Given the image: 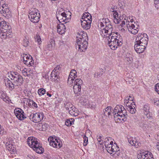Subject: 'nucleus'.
<instances>
[{
    "mask_svg": "<svg viewBox=\"0 0 159 159\" xmlns=\"http://www.w3.org/2000/svg\"><path fill=\"white\" fill-rule=\"evenodd\" d=\"M8 76L11 80L6 78L5 79V82L6 86L10 90H12L17 87L20 86L23 83L22 77L19 74L14 73H8Z\"/></svg>",
    "mask_w": 159,
    "mask_h": 159,
    "instance_id": "f257e3e1",
    "label": "nucleus"
},
{
    "mask_svg": "<svg viewBox=\"0 0 159 159\" xmlns=\"http://www.w3.org/2000/svg\"><path fill=\"white\" fill-rule=\"evenodd\" d=\"M114 118L116 123L123 122L127 119L126 110L122 106L118 105L115 107L113 111Z\"/></svg>",
    "mask_w": 159,
    "mask_h": 159,
    "instance_id": "f03ea898",
    "label": "nucleus"
},
{
    "mask_svg": "<svg viewBox=\"0 0 159 159\" xmlns=\"http://www.w3.org/2000/svg\"><path fill=\"white\" fill-rule=\"evenodd\" d=\"M98 26L101 29L100 33L101 35L103 37H107L108 33H111L113 31L112 26L109 20L107 18L100 19Z\"/></svg>",
    "mask_w": 159,
    "mask_h": 159,
    "instance_id": "7ed1b4c3",
    "label": "nucleus"
},
{
    "mask_svg": "<svg viewBox=\"0 0 159 159\" xmlns=\"http://www.w3.org/2000/svg\"><path fill=\"white\" fill-rule=\"evenodd\" d=\"M113 141L111 138H107L105 139L104 144L107 152L115 158L117 157L120 154V152L119 147L116 144H113Z\"/></svg>",
    "mask_w": 159,
    "mask_h": 159,
    "instance_id": "20e7f679",
    "label": "nucleus"
},
{
    "mask_svg": "<svg viewBox=\"0 0 159 159\" xmlns=\"http://www.w3.org/2000/svg\"><path fill=\"white\" fill-rule=\"evenodd\" d=\"M27 143L29 146L32 148L36 152L41 154L44 151V149L40 144L38 139L33 137H29L27 139Z\"/></svg>",
    "mask_w": 159,
    "mask_h": 159,
    "instance_id": "39448f33",
    "label": "nucleus"
},
{
    "mask_svg": "<svg viewBox=\"0 0 159 159\" xmlns=\"http://www.w3.org/2000/svg\"><path fill=\"white\" fill-rule=\"evenodd\" d=\"M143 130L147 133H150L155 130L154 124L153 123L143 122L140 124Z\"/></svg>",
    "mask_w": 159,
    "mask_h": 159,
    "instance_id": "423d86ee",
    "label": "nucleus"
},
{
    "mask_svg": "<svg viewBox=\"0 0 159 159\" xmlns=\"http://www.w3.org/2000/svg\"><path fill=\"white\" fill-rule=\"evenodd\" d=\"M148 40V36L146 34H139L136 39L135 42L147 45Z\"/></svg>",
    "mask_w": 159,
    "mask_h": 159,
    "instance_id": "0eeeda50",
    "label": "nucleus"
},
{
    "mask_svg": "<svg viewBox=\"0 0 159 159\" xmlns=\"http://www.w3.org/2000/svg\"><path fill=\"white\" fill-rule=\"evenodd\" d=\"M87 39H84L80 41L76 40V48L80 52L84 51L86 49L88 46Z\"/></svg>",
    "mask_w": 159,
    "mask_h": 159,
    "instance_id": "6e6552de",
    "label": "nucleus"
},
{
    "mask_svg": "<svg viewBox=\"0 0 159 159\" xmlns=\"http://www.w3.org/2000/svg\"><path fill=\"white\" fill-rule=\"evenodd\" d=\"M71 13L69 11H66V12H62L61 14L58 13L57 15V18H59L61 21L66 22L68 21L70 18Z\"/></svg>",
    "mask_w": 159,
    "mask_h": 159,
    "instance_id": "1a4fd4ad",
    "label": "nucleus"
},
{
    "mask_svg": "<svg viewBox=\"0 0 159 159\" xmlns=\"http://www.w3.org/2000/svg\"><path fill=\"white\" fill-rule=\"evenodd\" d=\"M29 17L31 21L33 23H37L40 18V15L35 11H32L29 13Z\"/></svg>",
    "mask_w": 159,
    "mask_h": 159,
    "instance_id": "9d476101",
    "label": "nucleus"
},
{
    "mask_svg": "<svg viewBox=\"0 0 159 159\" xmlns=\"http://www.w3.org/2000/svg\"><path fill=\"white\" fill-rule=\"evenodd\" d=\"M138 159H153L152 155L150 152L141 151L138 155Z\"/></svg>",
    "mask_w": 159,
    "mask_h": 159,
    "instance_id": "9b49d317",
    "label": "nucleus"
},
{
    "mask_svg": "<svg viewBox=\"0 0 159 159\" xmlns=\"http://www.w3.org/2000/svg\"><path fill=\"white\" fill-rule=\"evenodd\" d=\"M107 38L108 43L115 41L116 40H118L120 39V36L118 34V33L112 31L111 33H108L107 37H105Z\"/></svg>",
    "mask_w": 159,
    "mask_h": 159,
    "instance_id": "f8f14e48",
    "label": "nucleus"
},
{
    "mask_svg": "<svg viewBox=\"0 0 159 159\" xmlns=\"http://www.w3.org/2000/svg\"><path fill=\"white\" fill-rule=\"evenodd\" d=\"M48 141H49V144L50 146L54 148L61 147L62 146V143L59 140L53 137L49 138Z\"/></svg>",
    "mask_w": 159,
    "mask_h": 159,
    "instance_id": "ddd939ff",
    "label": "nucleus"
},
{
    "mask_svg": "<svg viewBox=\"0 0 159 159\" xmlns=\"http://www.w3.org/2000/svg\"><path fill=\"white\" fill-rule=\"evenodd\" d=\"M14 113L17 118L20 120H23L26 118L24 115L23 111L20 108H16L14 110Z\"/></svg>",
    "mask_w": 159,
    "mask_h": 159,
    "instance_id": "4468645a",
    "label": "nucleus"
},
{
    "mask_svg": "<svg viewBox=\"0 0 159 159\" xmlns=\"http://www.w3.org/2000/svg\"><path fill=\"white\" fill-rule=\"evenodd\" d=\"M147 46V45H144L135 42L134 48L135 51L137 53H141L144 51Z\"/></svg>",
    "mask_w": 159,
    "mask_h": 159,
    "instance_id": "2eb2a0df",
    "label": "nucleus"
},
{
    "mask_svg": "<svg viewBox=\"0 0 159 159\" xmlns=\"http://www.w3.org/2000/svg\"><path fill=\"white\" fill-rule=\"evenodd\" d=\"M108 44L111 49L115 50L117 48L118 46L122 45L121 39L120 38L119 40H116L115 41H112L111 42L108 43Z\"/></svg>",
    "mask_w": 159,
    "mask_h": 159,
    "instance_id": "dca6fc26",
    "label": "nucleus"
},
{
    "mask_svg": "<svg viewBox=\"0 0 159 159\" xmlns=\"http://www.w3.org/2000/svg\"><path fill=\"white\" fill-rule=\"evenodd\" d=\"M124 102L126 108L131 107H136L135 103L133 101V98L130 96L126 97L124 100Z\"/></svg>",
    "mask_w": 159,
    "mask_h": 159,
    "instance_id": "f3484780",
    "label": "nucleus"
},
{
    "mask_svg": "<svg viewBox=\"0 0 159 159\" xmlns=\"http://www.w3.org/2000/svg\"><path fill=\"white\" fill-rule=\"evenodd\" d=\"M128 24L127 27L128 31L132 34H136L139 31V29L138 28L137 26H135L133 23H129Z\"/></svg>",
    "mask_w": 159,
    "mask_h": 159,
    "instance_id": "a211bd4d",
    "label": "nucleus"
},
{
    "mask_svg": "<svg viewBox=\"0 0 159 159\" xmlns=\"http://www.w3.org/2000/svg\"><path fill=\"white\" fill-rule=\"evenodd\" d=\"M43 118V115L42 113H36L33 115L32 120L34 122H39L41 121Z\"/></svg>",
    "mask_w": 159,
    "mask_h": 159,
    "instance_id": "6ab92c4d",
    "label": "nucleus"
},
{
    "mask_svg": "<svg viewBox=\"0 0 159 159\" xmlns=\"http://www.w3.org/2000/svg\"><path fill=\"white\" fill-rule=\"evenodd\" d=\"M112 12L113 15L114 22L116 24H118L120 21V12H117V11H113Z\"/></svg>",
    "mask_w": 159,
    "mask_h": 159,
    "instance_id": "aec40b11",
    "label": "nucleus"
},
{
    "mask_svg": "<svg viewBox=\"0 0 159 159\" xmlns=\"http://www.w3.org/2000/svg\"><path fill=\"white\" fill-rule=\"evenodd\" d=\"M80 22L82 27L84 29L87 30L90 28L91 22L90 20L87 21L86 20H80Z\"/></svg>",
    "mask_w": 159,
    "mask_h": 159,
    "instance_id": "412c9836",
    "label": "nucleus"
},
{
    "mask_svg": "<svg viewBox=\"0 0 159 159\" xmlns=\"http://www.w3.org/2000/svg\"><path fill=\"white\" fill-rule=\"evenodd\" d=\"M59 74L58 68L57 67L55 68L51 74V76L54 81H57V80L59 77Z\"/></svg>",
    "mask_w": 159,
    "mask_h": 159,
    "instance_id": "4be33fe9",
    "label": "nucleus"
},
{
    "mask_svg": "<svg viewBox=\"0 0 159 159\" xmlns=\"http://www.w3.org/2000/svg\"><path fill=\"white\" fill-rule=\"evenodd\" d=\"M87 34L84 31H80L77 34L76 40L80 41L84 39H87Z\"/></svg>",
    "mask_w": 159,
    "mask_h": 159,
    "instance_id": "5701e85b",
    "label": "nucleus"
},
{
    "mask_svg": "<svg viewBox=\"0 0 159 159\" xmlns=\"http://www.w3.org/2000/svg\"><path fill=\"white\" fill-rule=\"evenodd\" d=\"M6 146L7 149L11 152V153H12L16 151V149L15 147V145L12 143V142H9L6 144Z\"/></svg>",
    "mask_w": 159,
    "mask_h": 159,
    "instance_id": "b1692460",
    "label": "nucleus"
},
{
    "mask_svg": "<svg viewBox=\"0 0 159 159\" xmlns=\"http://www.w3.org/2000/svg\"><path fill=\"white\" fill-rule=\"evenodd\" d=\"M128 141L131 145L134 146L136 148H138L141 145V143L137 141L135 138H130L129 139Z\"/></svg>",
    "mask_w": 159,
    "mask_h": 159,
    "instance_id": "393cba45",
    "label": "nucleus"
},
{
    "mask_svg": "<svg viewBox=\"0 0 159 159\" xmlns=\"http://www.w3.org/2000/svg\"><path fill=\"white\" fill-rule=\"evenodd\" d=\"M57 32L61 34H64L65 32V25L63 24L58 25L57 27Z\"/></svg>",
    "mask_w": 159,
    "mask_h": 159,
    "instance_id": "a878e982",
    "label": "nucleus"
},
{
    "mask_svg": "<svg viewBox=\"0 0 159 159\" xmlns=\"http://www.w3.org/2000/svg\"><path fill=\"white\" fill-rule=\"evenodd\" d=\"M9 33H6V32L3 31H0V38L2 39H5L7 38H10L12 37V34L9 32Z\"/></svg>",
    "mask_w": 159,
    "mask_h": 159,
    "instance_id": "bb28decb",
    "label": "nucleus"
},
{
    "mask_svg": "<svg viewBox=\"0 0 159 159\" xmlns=\"http://www.w3.org/2000/svg\"><path fill=\"white\" fill-rule=\"evenodd\" d=\"M69 113L72 116H76L78 115L79 111L77 109L74 107L71 110L69 111Z\"/></svg>",
    "mask_w": 159,
    "mask_h": 159,
    "instance_id": "cd10ccee",
    "label": "nucleus"
},
{
    "mask_svg": "<svg viewBox=\"0 0 159 159\" xmlns=\"http://www.w3.org/2000/svg\"><path fill=\"white\" fill-rule=\"evenodd\" d=\"M85 96H83L80 98V102L83 105H86L88 102V99Z\"/></svg>",
    "mask_w": 159,
    "mask_h": 159,
    "instance_id": "c85d7f7f",
    "label": "nucleus"
},
{
    "mask_svg": "<svg viewBox=\"0 0 159 159\" xmlns=\"http://www.w3.org/2000/svg\"><path fill=\"white\" fill-rule=\"evenodd\" d=\"M24 63L26 65L30 66L34 65V61L33 58L31 57L30 58L28 59L27 60L25 61H24Z\"/></svg>",
    "mask_w": 159,
    "mask_h": 159,
    "instance_id": "c756f323",
    "label": "nucleus"
},
{
    "mask_svg": "<svg viewBox=\"0 0 159 159\" xmlns=\"http://www.w3.org/2000/svg\"><path fill=\"white\" fill-rule=\"evenodd\" d=\"M81 86H79L77 85H74L73 87V90L75 94L79 93L81 90Z\"/></svg>",
    "mask_w": 159,
    "mask_h": 159,
    "instance_id": "7c9ffc66",
    "label": "nucleus"
},
{
    "mask_svg": "<svg viewBox=\"0 0 159 159\" xmlns=\"http://www.w3.org/2000/svg\"><path fill=\"white\" fill-rule=\"evenodd\" d=\"M69 77L75 79L77 77V73L76 70L74 69L71 70Z\"/></svg>",
    "mask_w": 159,
    "mask_h": 159,
    "instance_id": "2f4dec72",
    "label": "nucleus"
},
{
    "mask_svg": "<svg viewBox=\"0 0 159 159\" xmlns=\"http://www.w3.org/2000/svg\"><path fill=\"white\" fill-rule=\"evenodd\" d=\"M125 20L126 21V26H127L128 24H130V23L132 24L134 22L132 17L130 16L127 17L126 19L125 18Z\"/></svg>",
    "mask_w": 159,
    "mask_h": 159,
    "instance_id": "473e14b6",
    "label": "nucleus"
},
{
    "mask_svg": "<svg viewBox=\"0 0 159 159\" xmlns=\"http://www.w3.org/2000/svg\"><path fill=\"white\" fill-rule=\"evenodd\" d=\"M111 112V109L110 107H107L104 111V114L106 116H109Z\"/></svg>",
    "mask_w": 159,
    "mask_h": 159,
    "instance_id": "72a5a7b5",
    "label": "nucleus"
},
{
    "mask_svg": "<svg viewBox=\"0 0 159 159\" xmlns=\"http://www.w3.org/2000/svg\"><path fill=\"white\" fill-rule=\"evenodd\" d=\"M82 84L83 81L80 79H77L74 81V85L81 86Z\"/></svg>",
    "mask_w": 159,
    "mask_h": 159,
    "instance_id": "f704fd0d",
    "label": "nucleus"
},
{
    "mask_svg": "<svg viewBox=\"0 0 159 159\" xmlns=\"http://www.w3.org/2000/svg\"><path fill=\"white\" fill-rule=\"evenodd\" d=\"M65 107L67 110H68L69 112V111L71 110L72 108L75 107L72 104L70 103H66L65 105Z\"/></svg>",
    "mask_w": 159,
    "mask_h": 159,
    "instance_id": "c9c22d12",
    "label": "nucleus"
},
{
    "mask_svg": "<svg viewBox=\"0 0 159 159\" xmlns=\"http://www.w3.org/2000/svg\"><path fill=\"white\" fill-rule=\"evenodd\" d=\"M135 107H127L126 108V109L131 114H134L135 113L136 111V109H135Z\"/></svg>",
    "mask_w": 159,
    "mask_h": 159,
    "instance_id": "e433bc0d",
    "label": "nucleus"
},
{
    "mask_svg": "<svg viewBox=\"0 0 159 159\" xmlns=\"http://www.w3.org/2000/svg\"><path fill=\"white\" fill-rule=\"evenodd\" d=\"M143 112L145 115L147 116L149 113V107L148 106L145 105L143 108Z\"/></svg>",
    "mask_w": 159,
    "mask_h": 159,
    "instance_id": "4c0bfd02",
    "label": "nucleus"
},
{
    "mask_svg": "<svg viewBox=\"0 0 159 159\" xmlns=\"http://www.w3.org/2000/svg\"><path fill=\"white\" fill-rule=\"evenodd\" d=\"M74 120V119L72 118L67 120L65 122V124L67 126H70L72 125Z\"/></svg>",
    "mask_w": 159,
    "mask_h": 159,
    "instance_id": "58836bf2",
    "label": "nucleus"
},
{
    "mask_svg": "<svg viewBox=\"0 0 159 159\" xmlns=\"http://www.w3.org/2000/svg\"><path fill=\"white\" fill-rule=\"evenodd\" d=\"M55 43L54 42L51 41L48 44V48L49 50H52L55 47Z\"/></svg>",
    "mask_w": 159,
    "mask_h": 159,
    "instance_id": "ea45409f",
    "label": "nucleus"
},
{
    "mask_svg": "<svg viewBox=\"0 0 159 159\" xmlns=\"http://www.w3.org/2000/svg\"><path fill=\"white\" fill-rule=\"evenodd\" d=\"M46 92L45 90L43 88L40 89L38 90V93L40 96L43 95Z\"/></svg>",
    "mask_w": 159,
    "mask_h": 159,
    "instance_id": "a19ab883",
    "label": "nucleus"
},
{
    "mask_svg": "<svg viewBox=\"0 0 159 159\" xmlns=\"http://www.w3.org/2000/svg\"><path fill=\"white\" fill-rule=\"evenodd\" d=\"M74 79L75 78L69 77L68 79V84L70 85H72L73 83L74 84Z\"/></svg>",
    "mask_w": 159,
    "mask_h": 159,
    "instance_id": "79ce46f5",
    "label": "nucleus"
},
{
    "mask_svg": "<svg viewBox=\"0 0 159 159\" xmlns=\"http://www.w3.org/2000/svg\"><path fill=\"white\" fill-rule=\"evenodd\" d=\"M88 106L92 108H95L96 107V104L94 102H90L88 103Z\"/></svg>",
    "mask_w": 159,
    "mask_h": 159,
    "instance_id": "37998d69",
    "label": "nucleus"
},
{
    "mask_svg": "<svg viewBox=\"0 0 159 159\" xmlns=\"http://www.w3.org/2000/svg\"><path fill=\"white\" fill-rule=\"evenodd\" d=\"M0 13L2 14V15L6 17H8L9 16V11H8L7 13L6 11H0Z\"/></svg>",
    "mask_w": 159,
    "mask_h": 159,
    "instance_id": "c03bdc74",
    "label": "nucleus"
},
{
    "mask_svg": "<svg viewBox=\"0 0 159 159\" xmlns=\"http://www.w3.org/2000/svg\"><path fill=\"white\" fill-rule=\"evenodd\" d=\"M32 57L29 55L25 54H24L23 57V62L27 60L28 59L31 58Z\"/></svg>",
    "mask_w": 159,
    "mask_h": 159,
    "instance_id": "a18cd8bd",
    "label": "nucleus"
},
{
    "mask_svg": "<svg viewBox=\"0 0 159 159\" xmlns=\"http://www.w3.org/2000/svg\"><path fill=\"white\" fill-rule=\"evenodd\" d=\"M35 41H37L39 44L41 43L42 42L41 38L39 35H37L36 37H35Z\"/></svg>",
    "mask_w": 159,
    "mask_h": 159,
    "instance_id": "49530a36",
    "label": "nucleus"
},
{
    "mask_svg": "<svg viewBox=\"0 0 159 159\" xmlns=\"http://www.w3.org/2000/svg\"><path fill=\"white\" fill-rule=\"evenodd\" d=\"M1 98L5 102H7V101H8V97H7L6 95L4 93H2V94L1 96Z\"/></svg>",
    "mask_w": 159,
    "mask_h": 159,
    "instance_id": "de8ad7c7",
    "label": "nucleus"
},
{
    "mask_svg": "<svg viewBox=\"0 0 159 159\" xmlns=\"http://www.w3.org/2000/svg\"><path fill=\"white\" fill-rule=\"evenodd\" d=\"M23 43V45L25 47H27L29 43L28 40L25 38L24 39Z\"/></svg>",
    "mask_w": 159,
    "mask_h": 159,
    "instance_id": "09e8293b",
    "label": "nucleus"
},
{
    "mask_svg": "<svg viewBox=\"0 0 159 159\" xmlns=\"http://www.w3.org/2000/svg\"><path fill=\"white\" fill-rule=\"evenodd\" d=\"M84 145L86 146L88 143V138L85 135L84 137Z\"/></svg>",
    "mask_w": 159,
    "mask_h": 159,
    "instance_id": "8fccbe9b",
    "label": "nucleus"
},
{
    "mask_svg": "<svg viewBox=\"0 0 159 159\" xmlns=\"http://www.w3.org/2000/svg\"><path fill=\"white\" fill-rule=\"evenodd\" d=\"M152 102L155 105L158 106L159 105V100L157 98H154L152 100Z\"/></svg>",
    "mask_w": 159,
    "mask_h": 159,
    "instance_id": "3c124183",
    "label": "nucleus"
},
{
    "mask_svg": "<svg viewBox=\"0 0 159 159\" xmlns=\"http://www.w3.org/2000/svg\"><path fill=\"white\" fill-rule=\"evenodd\" d=\"M27 76L32 75L33 71L30 68L27 69Z\"/></svg>",
    "mask_w": 159,
    "mask_h": 159,
    "instance_id": "603ef678",
    "label": "nucleus"
},
{
    "mask_svg": "<svg viewBox=\"0 0 159 159\" xmlns=\"http://www.w3.org/2000/svg\"><path fill=\"white\" fill-rule=\"evenodd\" d=\"M27 72V69L26 68H25L22 70V73L23 75L25 76H27L28 74Z\"/></svg>",
    "mask_w": 159,
    "mask_h": 159,
    "instance_id": "864d4df0",
    "label": "nucleus"
},
{
    "mask_svg": "<svg viewBox=\"0 0 159 159\" xmlns=\"http://www.w3.org/2000/svg\"><path fill=\"white\" fill-rule=\"evenodd\" d=\"M89 15H90V14L88 12L84 13L83 15V16H82V18L81 20H84V18L88 17Z\"/></svg>",
    "mask_w": 159,
    "mask_h": 159,
    "instance_id": "5fc2aeb1",
    "label": "nucleus"
},
{
    "mask_svg": "<svg viewBox=\"0 0 159 159\" xmlns=\"http://www.w3.org/2000/svg\"><path fill=\"white\" fill-rule=\"evenodd\" d=\"M155 91L159 94V83L156 85Z\"/></svg>",
    "mask_w": 159,
    "mask_h": 159,
    "instance_id": "6e6d98bb",
    "label": "nucleus"
},
{
    "mask_svg": "<svg viewBox=\"0 0 159 159\" xmlns=\"http://www.w3.org/2000/svg\"><path fill=\"white\" fill-rule=\"evenodd\" d=\"M84 20H86L87 21H88V20H90V21H91V22H92V16L90 14V15H89L88 17L84 18Z\"/></svg>",
    "mask_w": 159,
    "mask_h": 159,
    "instance_id": "4d7b16f0",
    "label": "nucleus"
},
{
    "mask_svg": "<svg viewBox=\"0 0 159 159\" xmlns=\"http://www.w3.org/2000/svg\"><path fill=\"white\" fill-rule=\"evenodd\" d=\"M32 105L33 107L37 108L38 107L37 104L34 102L32 101Z\"/></svg>",
    "mask_w": 159,
    "mask_h": 159,
    "instance_id": "13d9d810",
    "label": "nucleus"
},
{
    "mask_svg": "<svg viewBox=\"0 0 159 159\" xmlns=\"http://www.w3.org/2000/svg\"><path fill=\"white\" fill-rule=\"evenodd\" d=\"M47 125L43 124L42 125V130L43 131H45L47 128Z\"/></svg>",
    "mask_w": 159,
    "mask_h": 159,
    "instance_id": "bf43d9fd",
    "label": "nucleus"
},
{
    "mask_svg": "<svg viewBox=\"0 0 159 159\" xmlns=\"http://www.w3.org/2000/svg\"><path fill=\"white\" fill-rule=\"evenodd\" d=\"M126 23V21L124 20L122 21H121V24L120 25V26H121V27H122L123 26L125 25Z\"/></svg>",
    "mask_w": 159,
    "mask_h": 159,
    "instance_id": "052dcab7",
    "label": "nucleus"
},
{
    "mask_svg": "<svg viewBox=\"0 0 159 159\" xmlns=\"http://www.w3.org/2000/svg\"><path fill=\"white\" fill-rule=\"evenodd\" d=\"M98 140L100 144H102L103 143V142L100 137L98 139Z\"/></svg>",
    "mask_w": 159,
    "mask_h": 159,
    "instance_id": "680f3d73",
    "label": "nucleus"
},
{
    "mask_svg": "<svg viewBox=\"0 0 159 159\" xmlns=\"http://www.w3.org/2000/svg\"><path fill=\"white\" fill-rule=\"evenodd\" d=\"M4 133V130L3 128L1 127V125H0V134H3Z\"/></svg>",
    "mask_w": 159,
    "mask_h": 159,
    "instance_id": "e2e57ef3",
    "label": "nucleus"
},
{
    "mask_svg": "<svg viewBox=\"0 0 159 159\" xmlns=\"http://www.w3.org/2000/svg\"><path fill=\"white\" fill-rule=\"evenodd\" d=\"M119 30H120V31H121L122 32H124L125 31V29H124V28H122V27H121V26H120L119 27Z\"/></svg>",
    "mask_w": 159,
    "mask_h": 159,
    "instance_id": "0e129e2a",
    "label": "nucleus"
},
{
    "mask_svg": "<svg viewBox=\"0 0 159 159\" xmlns=\"http://www.w3.org/2000/svg\"><path fill=\"white\" fill-rule=\"evenodd\" d=\"M155 4H159V0H154Z\"/></svg>",
    "mask_w": 159,
    "mask_h": 159,
    "instance_id": "69168bd1",
    "label": "nucleus"
},
{
    "mask_svg": "<svg viewBox=\"0 0 159 159\" xmlns=\"http://www.w3.org/2000/svg\"><path fill=\"white\" fill-rule=\"evenodd\" d=\"M156 148L159 151V142L157 143L156 145Z\"/></svg>",
    "mask_w": 159,
    "mask_h": 159,
    "instance_id": "338daca9",
    "label": "nucleus"
},
{
    "mask_svg": "<svg viewBox=\"0 0 159 159\" xmlns=\"http://www.w3.org/2000/svg\"><path fill=\"white\" fill-rule=\"evenodd\" d=\"M155 7L157 9H159V4H155Z\"/></svg>",
    "mask_w": 159,
    "mask_h": 159,
    "instance_id": "774afa93",
    "label": "nucleus"
}]
</instances>
